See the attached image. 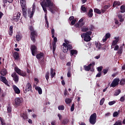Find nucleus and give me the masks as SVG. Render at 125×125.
Listing matches in <instances>:
<instances>
[{"instance_id": "f257e3e1", "label": "nucleus", "mask_w": 125, "mask_h": 125, "mask_svg": "<svg viewBox=\"0 0 125 125\" xmlns=\"http://www.w3.org/2000/svg\"><path fill=\"white\" fill-rule=\"evenodd\" d=\"M41 4L45 13H47L46 7H51V6H53V3L51 2V0H46L45 1H43L41 3Z\"/></svg>"}, {"instance_id": "f03ea898", "label": "nucleus", "mask_w": 125, "mask_h": 125, "mask_svg": "<svg viewBox=\"0 0 125 125\" xmlns=\"http://www.w3.org/2000/svg\"><path fill=\"white\" fill-rule=\"evenodd\" d=\"M64 42L65 43H63L62 45H63V51L64 53H67V52L68 50H71L72 48H73V46H72V44L70 43V42L69 41L65 40Z\"/></svg>"}, {"instance_id": "7ed1b4c3", "label": "nucleus", "mask_w": 125, "mask_h": 125, "mask_svg": "<svg viewBox=\"0 0 125 125\" xmlns=\"http://www.w3.org/2000/svg\"><path fill=\"white\" fill-rule=\"evenodd\" d=\"M21 10L24 18H27V5H26V0H20Z\"/></svg>"}, {"instance_id": "20e7f679", "label": "nucleus", "mask_w": 125, "mask_h": 125, "mask_svg": "<svg viewBox=\"0 0 125 125\" xmlns=\"http://www.w3.org/2000/svg\"><path fill=\"white\" fill-rule=\"evenodd\" d=\"M92 34V32L87 31L85 33H83L81 35L82 38H83L84 42H90L91 38L90 36Z\"/></svg>"}, {"instance_id": "39448f33", "label": "nucleus", "mask_w": 125, "mask_h": 125, "mask_svg": "<svg viewBox=\"0 0 125 125\" xmlns=\"http://www.w3.org/2000/svg\"><path fill=\"white\" fill-rule=\"evenodd\" d=\"M29 30L31 32L30 34L31 40L33 42H36V37L38 36V34L36 31L34 30V27L32 26H29Z\"/></svg>"}, {"instance_id": "423d86ee", "label": "nucleus", "mask_w": 125, "mask_h": 125, "mask_svg": "<svg viewBox=\"0 0 125 125\" xmlns=\"http://www.w3.org/2000/svg\"><path fill=\"white\" fill-rule=\"evenodd\" d=\"M14 71L15 73L18 74L20 76H21V77H26V76H27L26 72L22 71L20 68H18V67H15L14 68Z\"/></svg>"}, {"instance_id": "0eeeda50", "label": "nucleus", "mask_w": 125, "mask_h": 125, "mask_svg": "<svg viewBox=\"0 0 125 125\" xmlns=\"http://www.w3.org/2000/svg\"><path fill=\"white\" fill-rule=\"evenodd\" d=\"M97 118V115L96 113H94L91 115L89 118V123L91 125H95L96 124V119Z\"/></svg>"}, {"instance_id": "6e6552de", "label": "nucleus", "mask_w": 125, "mask_h": 125, "mask_svg": "<svg viewBox=\"0 0 125 125\" xmlns=\"http://www.w3.org/2000/svg\"><path fill=\"white\" fill-rule=\"evenodd\" d=\"M56 42H57V38H54V41L53 42L51 46V43H50V48L52 49L53 48V54H55V50H56Z\"/></svg>"}, {"instance_id": "1a4fd4ad", "label": "nucleus", "mask_w": 125, "mask_h": 125, "mask_svg": "<svg viewBox=\"0 0 125 125\" xmlns=\"http://www.w3.org/2000/svg\"><path fill=\"white\" fill-rule=\"evenodd\" d=\"M23 91L24 93H27L29 92V91H31L33 92V90H32V85L29 83H28L25 87H23Z\"/></svg>"}, {"instance_id": "9d476101", "label": "nucleus", "mask_w": 125, "mask_h": 125, "mask_svg": "<svg viewBox=\"0 0 125 125\" xmlns=\"http://www.w3.org/2000/svg\"><path fill=\"white\" fill-rule=\"evenodd\" d=\"M119 83H120V79L115 78L112 82L110 87H116L117 85H119Z\"/></svg>"}, {"instance_id": "9b49d317", "label": "nucleus", "mask_w": 125, "mask_h": 125, "mask_svg": "<svg viewBox=\"0 0 125 125\" xmlns=\"http://www.w3.org/2000/svg\"><path fill=\"white\" fill-rule=\"evenodd\" d=\"M95 65V62H93L92 63H90L88 65H84L83 68L85 71H86L87 72H89V71H90V69H91V67H94Z\"/></svg>"}, {"instance_id": "f8f14e48", "label": "nucleus", "mask_w": 125, "mask_h": 125, "mask_svg": "<svg viewBox=\"0 0 125 125\" xmlns=\"http://www.w3.org/2000/svg\"><path fill=\"white\" fill-rule=\"evenodd\" d=\"M11 77H13V80L16 83H17L19 82V76L17 75L16 72H13L11 74Z\"/></svg>"}, {"instance_id": "ddd939ff", "label": "nucleus", "mask_w": 125, "mask_h": 125, "mask_svg": "<svg viewBox=\"0 0 125 125\" xmlns=\"http://www.w3.org/2000/svg\"><path fill=\"white\" fill-rule=\"evenodd\" d=\"M30 50L32 53L33 56H36V52L38 50V48L35 45H31L30 46Z\"/></svg>"}, {"instance_id": "4468645a", "label": "nucleus", "mask_w": 125, "mask_h": 125, "mask_svg": "<svg viewBox=\"0 0 125 125\" xmlns=\"http://www.w3.org/2000/svg\"><path fill=\"white\" fill-rule=\"evenodd\" d=\"M23 101V98H16L15 99V103L16 105H17L18 106L21 105Z\"/></svg>"}, {"instance_id": "2eb2a0df", "label": "nucleus", "mask_w": 125, "mask_h": 125, "mask_svg": "<svg viewBox=\"0 0 125 125\" xmlns=\"http://www.w3.org/2000/svg\"><path fill=\"white\" fill-rule=\"evenodd\" d=\"M0 81L3 83L5 84L7 86H10L9 84H8V81L6 80V78L5 77H3L2 76H0Z\"/></svg>"}, {"instance_id": "dca6fc26", "label": "nucleus", "mask_w": 125, "mask_h": 125, "mask_svg": "<svg viewBox=\"0 0 125 125\" xmlns=\"http://www.w3.org/2000/svg\"><path fill=\"white\" fill-rule=\"evenodd\" d=\"M58 10V9L57 8V7L53 5L49 7V11H50L51 13H53V14H54V13H55V11H57Z\"/></svg>"}, {"instance_id": "f3484780", "label": "nucleus", "mask_w": 125, "mask_h": 125, "mask_svg": "<svg viewBox=\"0 0 125 125\" xmlns=\"http://www.w3.org/2000/svg\"><path fill=\"white\" fill-rule=\"evenodd\" d=\"M20 16H21V13H18L17 16L13 17V21H14L15 22H18V21H19V19H20Z\"/></svg>"}, {"instance_id": "a211bd4d", "label": "nucleus", "mask_w": 125, "mask_h": 125, "mask_svg": "<svg viewBox=\"0 0 125 125\" xmlns=\"http://www.w3.org/2000/svg\"><path fill=\"white\" fill-rule=\"evenodd\" d=\"M13 89L14 90V91L15 92V93H16V94H20V92H21V91H20L19 88L17 87V86L15 85H13Z\"/></svg>"}, {"instance_id": "6ab92c4d", "label": "nucleus", "mask_w": 125, "mask_h": 125, "mask_svg": "<svg viewBox=\"0 0 125 125\" xmlns=\"http://www.w3.org/2000/svg\"><path fill=\"white\" fill-rule=\"evenodd\" d=\"M28 14L30 13V18H33V16H34V14L35 13V8L34 7L32 8V11L31 12L30 10H28Z\"/></svg>"}, {"instance_id": "aec40b11", "label": "nucleus", "mask_w": 125, "mask_h": 125, "mask_svg": "<svg viewBox=\"0 0 125 125\" xmlns=\"http://www.w3.org/2000/svg\"><path fill=\"white\" fill-rule=\"evenodd\" d=\"M43 53L41 52L36 55V58L37 59H38V60H40V59H42V58H43Z\"/></svg>"}, {"instance_id": "412c9836", "label": "nucleus", "mask_w": 125, "mask_h": 125, "mask_svg": "<svg viewBox=\"0 0 125 125\" xmlns=\"http://www.w3.org/2000/svg\"><path fill=\"white\" fill-rule=\"evenodd\" d=\"M50 75L52 79H53V78H54V77L56 76V73H55V71H54V69L52 68H51Z\"/></svg>"}, {"instance_id": "4be33fe9", "label": "nucleus", "mask_w": 125, "mask_h": 125, "mask_svg": "<svg viewBox=\"0 0 125 125\" xmlns=\"http://www.w3.org/2000/svg\"><path fill=\"white\" fill-rule=\"evenodd\" d=\"M0 74V75H1V76H3V77H4V76H6V74H7V71L6 70V69H2L1 70Z\"/></svg>"}, {"instance_id": "5701e85b", "label": "nucleus", "mask_w": 125, "mask_h": 125, "mask_svg": "<svg viewBox=\"0 0 125 125\" xmlns=\"http://www.w3.org/2000/svg\"><path fill=\"white\" fill-rule=\"evenodd\" d=\"M20 116L21 117L24 121L28 119V115H27V113H21Z\"/></svg>"}, {"instance_id": "b1692460", "label": "nucleus", "mask_w": 125, "mask_h": 125, "mask_svg": "<svg viewBox=\"0 0 125 125\" xmlns=\"http://www.w3.org/2000/svg\"><path fill=\"white\" fill-rule=\"evenodd\" d=\"M62 125H68L69 124V119L65 118L61 121Z\"/></svg>"}, {"instance_id": "393cba45", "label": "nucleus", "mask_w": 125, "mask_h": 125, "mask_svg": "<svg viewBox=\"0 0 125 125\" xmlns=\"http://www.w3.org/2000/svg\"><path fill=\"white\" fill-rule=\"evenodd\" d=\"M78 54V51L77 50L72 49L70 50V56H74V55Z\"/></svg>"}, {"instance_id": "a878e982", "label": "nucleus", "mask_w": 125, "mask_h": 125, "mask_svg": "<svg viewBox=\"0 0 125 125\" xmlns=\"http://www.w3.org/2000/svg\"><path fill=\"white\" fill-rule=\"evenodd\" d=\"M13 57L15 60H18L19 59V53L17 52H15L13 54Z\"/></svg>"}, {"instance_id": "bb28decb", "label": "nucleus", "mask_w": 125, "mask_h": 125, "mask_svg": "<svg viewBox=\"0 0 125 125\" xmlns=\"http://www.w3.org/2000/svg\"><path fill=\"white\" fill-rule=\"evenodd\" d=\"M35 89L38 92L39 94H42V90L41 87L36 86Z\"/></svg>"}, {"instance_id": "cd10ccee", "label": "nucleus", "mask_w": 125, "mask_h": 125, "mask_svg": "<svg viewBox=\"0 0 125 125\" xmlns=\"http://www.w3.org/2000/svg\"><path fill=\"white\" fill-rule=\"evenodd\" d=\"M12 111V108H11V105L9 104L8 106H7V113H10Z\"/></svg>"}, {"instance_id": "c85d7f7f", "label": "nucleus", "mask_w": 125, "mask_h": 125, "mask_svg": "<svg viewBox=\"0 0 125 125\" xmlns=\"http://www.w3.org/2000/svg\"><path fill=\"white\" fill-rule=\"evenodd\" d=\"M92 12H93V10H92V9H90L88 12V17H90V18H91V17L93 16V13Z\"/></svg>"}, {"instance_id": "c756f323", "label": "nucleus", "mask_w": 125, "mask_h": 125, "mask_svg": "<svg viewBox=\"0 0 125 125\" xmlns=\"http://www.w3.org/2000/svg\"><path fill=\"white\" fill-rule=\"evenodd\" d=\"M95 45L96 48H98V50H100L101 48L102 47V44L100 43L96 42Z\"/></svg>"}, {"instance_id": "7c9ffc66", "label": "nucleus", "mask_w": 125, "mask_h": 125, "mask_svg": "<svg viewBox=\"0 0 125 125\" xmlns=\"http://www.w3.org/2000/svg\"><path fill=\"white\" fill-rule=\"evenodd\" d=\"M121 111L118 110V111H115L113 114V117L114 118H116L117 117H119V114L120 113Z\"/></svg>"}, {"instance_id": "2f4dec72", "label": "nucleus", "mask_w": 125, "mask_h": 125, "mask_svg": "<svg viewBox=\"0 0 125 125\" xmlns=\"http://www.w3.org/2000/svg\"><path fill=\"white\" fill-rule=\"evenodd\" d=\"M117 5H118V6H119V5H121V2L118 1H114L113 7H115V6H117Z\"/></svg>"}, {"instance_id": "473e14b6", "label": "nucleus", "mask_w": 125, "mask_h": 125, "mask_svg": "<svg viewBox=\"0 0 125 125\" xmlns=\"http://www.w3.org/2000/svg\"><path fill=\"white\" fill-rule=\"evenodd\" d=\"M89 30L88 26H83L82 27V32H87Z\"/></svg>"}, {"instance_id": "72a5a7b5", "label": "nucleus", "mask_w": 125, "mask_h": 125, "mask_svg": "<svg viewBox=\"0 0 125 125\" xmlns=\"http://www.w3.org/2000/svg\"><path fill=\"white\" fill-rule=\"evenodd\" d=\"M58 109L60 111H64V110H65V106L63 105H59L58 106Z\"/></svg>"}, {"instance_id": "f704fd0d", "label": "nucleus", "mask_w": 125, "mask_h": 125, "mask_svg": "<svg viewBox=\"0 0 125 125\" xmlns=\"http://www.w3.org/2000/svg\"><path fill=\"white\" fill-rule=\"evenodd\" d=\"M121 13H125V5H123L120 7Z\"/></svg>"}, {"instance_id": "c9c22d12", "label": "nucleus", "mask_w": 125, "mask_h": 125, "mask_svg": "<svg viewBox=\"0 0 125 125\" xmlns=\"http://www.w3.org/2000/svg\"><path fill=\"white\" fill-rule=\"evenodd\" d=\"M118 17L119 19L120 22H124V19H123V15L119 14L118 15Z\"/></svg>"}, {"instance_id": "e433bc0d", "label": "nucleus", "mask_w": 125, "mask_h": 125, "mask_svg": "<svg viewBox=\"0 0 125 125\" xmlns=\"http://www.w3.org/2000/svg\"><path fill=\"white\" fill-rule=\"evenodd\" d=\"M65 102L66 104H71V102H72V99L70 98H66L65 100Z\"/></svg>"}, {"instance_id": "4c0bfd02", "label": "nucleus", "mask_w": 125, "mask_h": 125, "mask_svg": "<svg viewBox=\"0 0 125 125\" xmlns=\"http://www.w3.org/2000/svg\"><path fill=\"white\" fill-rule=\"evenodd\" d=\"M16 38L18 42H20V41H21V39H22V37H21L19 34L17 35Z\"/></svg>"}, {"instance_id": "58836bf2", "label": "nucleus", "mask_w": 125, "mask_h": 125, "mask_svg": "<svg viewBox=\"0 0 125 125\" xmlns=\"http://www.w3.org/2000/svg\"><path fill=\"white\" fill-rule=\"evenodd\" d=\"M119 42V40H116L113 41L112 43V45L111 46H115V45H117V43H118V42Z\"/></svg>"}, {"instance_id": "ea45409f", "label": "nucleus", "mask_w": 125, "mask_h": 125, "mask_svg": "<svg viewBox=\"0 0 125 125\" xmlns=\"http://www.w3.org/2000/svg\"><path fill=\"white\" fill-rule=\"evenodd\" d=\"M82 11L84 13L86 12V8L85 7H84L83 5H82L81 6V8Z\"/></svg>"}, {"instance_id": "a19ab883", "label": "nucleus", "mask_w": 125, "mask_h": 125, "mask_svg": "<svg viewBox=\"0 0 125 125\" xmlns=\"http://www.w3.org/2000/svg\"><path fill=\"white\" fill-rule=\"evenodd\" d=\"M94 12L96 13H97V14H101V11L99 10V9L95 8L94 9Z\"/></svg>"}, {"instance_id": "79ce46f5", "label": "nucleus", "mask_w": 125, "mask_h": 125, "mask_svg": "<svg viewBox=\"0 0 125 125\" xmlns=\"http://www.w3.org/2000/svg\"><path fill=\"white\" fill-rule=\"evenodd\" d=\"M121 89H118L115 92L114 96H118V95H119V94H120V93H121Z\"/></svg>"}, {"instance_id": "37998d69", "label": "nucleus", "mask_w": 125, "mask_h": 125, "mask_svg": "<svg viewBox=\"0 0 125 125\" xmlns=\"http://www.w3.org/2000/svg\"><path fill=\"white\" fill-rule=\"evenodd\" d=\"M45 79L47 82H48V80H49V72H47L45 74Z\"/></svg>"}, {"instance_id": "c03bdc74", "label": "nucleus", "mask_w": 125, "mask_h": 125, "mask_svg": "<svg viewBox=\"0 0 125 125\" xmlns=\"http://www.w3.org/2000/svg\"><path fill=\"white\" fill-rule=\"evenodd\" d=\"M0 122H1V125H6V124L5 123V122L4 121V120H3L1 117H0Z\"/></svg>"}, {"instance_id": "a18cd8bd", "label": "nucleus", "mask_w": 125, "mask_h": 125, "mask_svg": "<svg viewBox=\"0 0 125 125\" xmlns=\"http://www.w3.org/2000/svg\"><path fill=\"white\" fill-rule=\"evenodd\" d=\"M118 54H122L123 53V46H120L118 51Z\"/></svg>"}, {"instance_id": "49530a36", "label": "nucleus", "mask_w": 125, "mask_h": 125, "mask_svg": "<svg viewBox=\"0 0 125 125\" xmlns=\"http://www.w3.org/2000/svg\"><path fill=\"white\" fill-rule=\"evenodd\" d=\"M125 84V79H122L120 82V84L123 85Z\"/></svg>"}, {"instance_id": "de8ad7c7", "label": "nucleus", "mask_w": 125, "mask_h": 125, "mask_svg": "<svg viewBox=\"0 0 125 125\" xmlns=\"http://www.w3.org/2000/svg\"><path fill=\"white\" fill-rule=\"evenodd\" d=\"M3 7H5V6H6V5H7V2H8V1H7V0H3Z\"/></svg>"}, {"instance_id": "09e8293b", "label": "nucleus", "mask_w": 125, "mask_h": 125, "mask_svg": "<svg viewBox=\"0 0 125 125\" xmlns=\"http://www.w3.org/2000/svg\"><path fill=\"white\" fill-rule=\"evenodd\" d=\"M105 101V98H102L100 102V105L102 106V105H103L104 104V102Z\"/></svg>"}, {"instance_id": "8fccbe9b", "label": "nucleus", "mask_w": 125, "mask_h": 125, "mask_svg": "<svg viewBox=\"0 0 125 125\" xmlns=\"http://www.w3.org/2000/svg\"><path fill=\"white\" fill-rule=\"evenodd\" d=\"M94 29H95L94 25H93V24H91L90 27L89 28V30L93 31Z\"/></svg>"}, {"instance_id": "3c124183", "label": "nucleus", "mask_w": 125, "mask_h": 125, "mask_svg": "<svg viewBox=\"0 0 125 125\" xmlns=\"http://www.w3.org/2000/svg\"><path fill=\"white\" fill-rule=\"evenodd\" d=\"M105 38H106L107 39H110V38H111V34H110L109 33H106Z\"/></svg>"}, {"instance_id": "603ef678", "label": "nucleus", "mask_w": 125, "mask_h": 125, "mask_svg": "<svg viewBox=\"0 0 125 125\" xmlns=\"http://www.w3.org/2000/svg\"><path fill=\"white\" fill-rule=\"evenodd\" d=\"M102 69H103V66H101L98 67L97 70L99 73H101V71H102Z\"/></svg>"}, {"instance_id": "864d4df0", "label": "nucleus", "mask_w": 125, "mask_h": 125, "mask_svg": "<svg viewBox=\"0 0 125 125\" xmlns=\"http://www.w3.org/2000/svg\"><path fill=\"white\" fill-rule=\"evenodd\" d=\"M108 71H109L108 69H103V73H104V75H106L108 73Z\"/></svg>"}, {"instance_id": "5fc2aeb1", "label": "nucleus", "mask_w": 125, "mask_h": 125, "mask_svg": "<svg viewBox=\"0 0 125 125\" xmlns=\"http://www.w3.org/2000/svg\"><path fill=\"white\" fill-rule=\"evenodd\" d=\"M115 103H116V101H115L109 102L108 103V105H109V106H112V105H114V104H115Z\"/></svg>"}, {"instance_id": "6e6d98bb", "label": "nucleus", "mask_w": 125, "mask_h": 125, "mask_svg": "<svg viewBox=\"0 0 125 125\" xmlns=\"http://www.w3.org/2000/svg\"><path fill=\"white\" fill-rule=\"evenodd\" d=\"M70 110L71 112H73L74 110H75V104H72Z\"/></svg>"}, {"instance_id": "4d7b16f0", "label": "nucleus", "mask_w": 125, "mask_h": 125, "mask_svg": "<svg viewBox=\"0 0 125 125\" xmlns=\"http://www.w3.org/2000/svg\"><path fill=\"white\" fill-rule=\"evenodd\" d=\"M63 94L65 96H67L69 95V93L68 92V91L67 90V89H65L64 90Z\"/></svg>"}, {"instance_id": "13d9d810", "label": "nucleus", "mask_w": 125, "mask_h": 125, "mask_svg": "<svg viewBox=\"0 0 125 125\" xmlns=\"http://www.w3.org/2000/svg\"><path fill=\"white\" fill-rule=\"evenodd\" d=\"M77 21L76 20V19L75 20H73L72 21H71V25L72 26H73V25H75V24H76V21Z\"/></svg>"}, {"instance_id": "bf43d9fd", "label": "nucleus", "mask_w": 125, "mask_h": 125, "mask_svg": "<svg viewBox=\"0 0 125 125\" xmlns=\"http://www.w3.org/2000/svg\"><path fill=\"white\" fill-rule=\"evenodd\" d=\"M125 100V96L121 97L120 99V101H121V102H124Z\"/></svg>"}, {"instance_id": "052dcab7", "label": "nucleus", "mask_w": 125, "mask_h": 125, "mask_svg": "<svg viewBox=\"0 0 125 125\" xmlns=\"http://www.w3.org/2000/svg\"><path fill=\"white\" fill-rule=\"evenodd\" d=\"M67 76L68 78H71V71L69 70L68 71Z\"/></svg>"}, {"instance_id": "680f3d73", "label": "nucleus", "mask_w": 125, "mask_h": 125, "mask_svg": "<svg viewBox=\"0 0 125 125\" xmlns=\"http://www.w3.org/2000/svg\"><path fill=\"white\" fill-rule=\"evenodd\" d=\"M119 45H116L114 47V50H119Z\"/></svg>"}, {"instance_id": "e2e57ef3", "label": "nucleus", "mask_w": 125, "mask_h": 125, "mask_svg": "<svg viewBox=\"0 0 125 125\" xmlns=\"http://www.w3.org/2000/svg\"><path fill=\"white\" fill-rule=\"evenodd\" d=\"M58 117H59V119L60 121H62V116L60 114H58Z\"/></svg>"}, {"instance_id": "0e129e2a", "label": "nucleus", "mask_w": 125, "mask_h": 125, "mask_svg": "<svg viewBox=\"0 0 125 125\" xmlns=\"http://www.w3.org/2000/svg\"><path fill=\"white\" fill-rule=\"evenodd\" d=\"M96 78H100L101 77V72H99L96 76Z\"/></svg>"}, {"instance_id": "69168bd1", "label": "nucleus", "mask_w": 125, "mask_h": 125, "mask_svg": "<svg viewBox=\"0 0 125 125\" xmlns=\"http://www.w3.org/2000/svg\"><path fill=\"white\" fill-rule=\"evenodd\" d=\"M79 23V26L80 27H83V25H84V22H78Z\"/></svg>"}, {"instance_id": "338daca9", "label": "nucleus", "mask_w": 125, "mask_h": 125, "mask_svg": "<svg viewBox=\"0 0 125 125\" xmlns=\"http://www.w3.org/2000/svg\"><path fill=\"white\" fill-rule=\"evenodd\" d=\"M109 7H110V6L106 5L104 6V9H105L106 10V9H108V8H109Z\"/></svg>"}, {"instance_id": "774afa93", "label": "nucleus", "mask_w": 125, "mask_h": 125, "mask_svg": "<svg viewBox=\"0 0 125 125\" xmlns=\"http://www.w3.org/2000/svg\"><path fill=\"white\" fill-rule=\"evenodd\" d=\"M51 34L52 35H55V30H54V29H51Z\"/></svg>"}]
</instances>
